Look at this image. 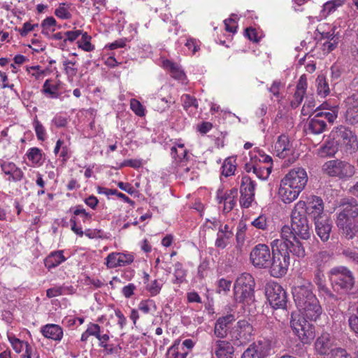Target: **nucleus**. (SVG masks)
I'll list each match as a JSON object with an SVG mask.
<instances>
[{
    "instance_id": "nucleus-39",
    "label": "nucleus",
    "mask_w": 358,
    "mask_h": 358,
    "mask_svg": "<svg viewBox=\"0 0 358 358\" xmlns=\"http://www.w3.org/2000/svg\"><path fill=\"white\" fill-rule=\"evenodd\" d=\"M183 108L189 113H194L198 108L197 100L189 94H185L181 96Z\"/></svg>"
},
{
    "instance_id": "nucleus-21",
    "label": "nucleus",
    "mask_w": 358,
    "mask_h": 358,
    "mask_svg": "<svg viewBox=\"0 0 358 358\" xmlns=\"http://www.w3.org/2000/svg\"><path fill=\"white\" fill-rule=\"evenodd\" d=\"M324 203L321 198L316 196H311L308 199V202L306 203L305 213H307L314 220L322 216H326L324 214Z\"/></svg>"
},
{
    "instance_id": "nucleus-58",
    "label": "nucleus",
    "mask_w": 358,
    "mask_h": 358,
    "mask_svg": "<svg viewBox=\"0 0 358 358\" xmlns=\"http://www.w3.org/2000/svg\"><path fill=\"white\" fill-rule=\"evenodd\" d=\"M252 225L258 229L266 230L268 227L266 217L263 215H259L252 222Z\"/></svg>"
},
{
    "instance_id": "nucleus-57",
    "label": "nucleus",
    "mask_w": 358,
    "mask_h": 358,
    "mask_svg": "<svg viewBox=\"0 0 358 358\" xmlns=\"http://www.w3.org/2000/svg\"><path fill=\"white\" fill-rule=\"evenodd\" d=\"M130 108L136 115L140 117L145 115L144 107L138 100L135 99H131Z\"/></svg>"
},
{
    "instance_id": "nucleus-51",
    "label": "nucleus",
    "mask_w": 358,
    "mask_h": 358,
    "mask_svg": "<svg viewBox=\"0 0 358 358\" xmlns=\"http://www.w3.org/2000/svg\"><path fill=\"white\" fill-rule=\"evenodd\" d=\"M57 24V21L53 17H48L44 19L41 26L42 27V34L48 36L50 32L55 31V27Z\"/></svg>"
},
{
    "instance_id": "nucleus-63",
    "label": "nucleus",
    "mask_w": 358,
    "mask_h": 358,
    "mask_svg": "<svg viewBox=\"0 0 358 358\" xmlns=\"http://www.w3.org/2000/svg\"><path fill=\"white\" fill-rule=\"evenodd\" d=\"M87 334H90L91 336H94L97 338L101 333V327L98 324L90 322L87 324Z\"/></svg>"
},
{
    "instance_id": "nucleus-27",
    "label": "nucleus",
    "mask_w": 358,
    "mask_h": 358,
    "mask_svg": "<svg viewBox=\"0 0 358 358\" xmlns=\"http://www.w3.org/2000/svg\"><path fill=\"white\" fill-rule=\"evenodd\" d=\"M234 235L232 227L225 224L223 229H220L217 233V238L215 242V247L224 249L230 242Z\"/></svg>"
},
{
    "instance_id": "nucleus-38",
    "label": "nucleus",
    "mask_w": 358,
    "mask_h": 358,
    "mask_svg": "<svg viewBox=\"0 0 358 358\" xmlns=\"http://www.w3.org/2000/svg\"><path fill=\"white\" fill-rule=\"evenodd\" d=\"M236 159L233 157H227L221 167V173L225 177L234 175L236 170Z\"/></svg>"
},
{
    "instance_id": "nucleus-40",
    "label": "nucleus",
    "mask_w": 358,
    "mask_h": 358,
    "mask_svg": "<svg viewBox=\"0 0 358 358\" xmlns=\"http://www.w3.org/2000/svg\"><path fill=\"white\" fill-rule=\"evenodd\" d=\"M315 85L318 96L325 97L329 94V86L324 76H318L315 80Z\"/></svg>"
},
{
    "instance_id": "nucleus-48",
    "label": "nucleus",
    "mask_w": 358,
    "mask_h": 358,
    "mask_svg": "<svg viewBox=\"0 0 358 358\" xmlns=\"http://www.w3.org/2000/svg\"><path fill=\"white\" fill-rule=\"evenodd\" d=\"M92 37L87 32H83L80 40L78 41L77 44L79 48L86 51L91 52L94 50V45L90 42Z\"/></svg>"
},
{
    "instance_id": "nucleus-12",
    "label": "nucleus",
    "mask_w": 358,
    "mask_h": 358,
    "mask_svg": "<svg viewBox=\"0 0 358 358\" xmlns=\"http://www.w3.org/2000/svg\"><path fill=\"white\" fill-rule=\"evenodd\" d=\"M256 183L248 176H243L240 183V206L244 208L252 206L255 201Z\"/></svg>"
},
{
    "instance_id": "nucleus-11",
    "label": "nucleus",
    "mask_w": 358,
    "mask_h": 358,
    "mask_svg": "<svg viewBox=\"0 0 358 358\" xmlns=\"http://www.w3.org/2000/svg\"><path fill=\"white\" fill-rule=\"evenodd\" d=\"M265 290L266 297L273 308H286L287 296L281 285L276 282H269L266 284Z\"/></svg>"
},
{
    "instance_id": "nucleus-43",
    "label": "nucleus",
    "mask_w": 358,
    "mask_h": 358,
    "mask_svg": "<svg viewBox=\"0 0 358 358\" xmlns=\"http://www.w3.org/2000/svg\"><path fill=\"white\" fill-rule=\"evenodd\" d=\"M187 154V150L182 143H178L171 148V155L176 162H182L186 159Z\"/></svg>"
},
{
    "instance_id": "nucleus-5",
    "label": "nucleus",
    "mask_w": 358,
    "mask_h": 358,
    "mask_svg": "<svg viewBox=\"0 0 358 358\" xmlns=\"http://www.w3.org/2000/svg\"><path fill=\"white\" fill-rule=\"evenodd\" d=\"M329 280L334 290L343 294L348 293L355 284L352 272L345 266H337L329 271Z\"/></svg>"
},
{
    "instance_id": "nucleus-6",
    "label": "nucleus",
    "mask_w": 358,
    "mask_h": 358,
    "mask_svg": "<svg viewBox=\"0 0 358 358\" xmlns=\"http://www.w3.org/2000/svg\"><path fill=\"white\" fill-rule=\"evenodd\" d=\"M306 317L300 313H292L290 320V327L293 332L303 343H310L315 337V328Z\"/></svg>"
},
{
    "instance_id": "nucleus-25",
    "label": "nucleus",
    "mask_w": 358,
    "mask_h": 358,
    "mask_svg": "<svg viewBox=\"0 0 358 358\" xmlns=\"http://www.w3.org/2000/svg\"><path fill=\"white\" fill-rule=\"evenodd\" d=\"M293 150L292 144L285 135H280L274 144V152L280 158H285L289 155Z\"/></svg>"
},
{
    "instance_id": "nucleus-4",
    "label": "nucleus",
    "mask_w": 358,
    "mask_h": 358,
    "mask_svg": "<svg viewBox=\"0 0 358 358\" xmlns=\"http://www.w3.org/2000/svg\"><path fill=\"white\" fill-rule=\"evenodd\" d=\"M255 282L252 275L243 273L238 275L234 285V297L243 306H250L255 301Z\"/></svg>"
},
{
    "instance_id": "nucleus-35",
    "label": "nucleus",
    "mask_w": 358,
    "mask_h": 358,
    "mask_svg": "<svg viewBox=\"0 0 358 358\" xmlns=\"http://www.w3.org/2000/svg\"><path fill=\"white\" fill-rule=\"evenodd\" d=\"M164 67L170 71L171 76L177 80L184 81L185 75L183 71L178 66V64L173 63L170 60H166L163 62Z\"/></svg>"
},
{
    "instance_id": "nucleus-59",
    "label": "nucleus",
    "mask_w": 358,
    "mask_h": 358,
    "mask_svg": "<svg viewBox=\"0 0 358 358\" xmlns=\"http://www.w3.org/2000/svg\"><path fill=\"white\" fill-rule=\"evenodd\" d=\"M65 287L61 286H55L48 289L46 291V295L48 298H53L63 294H66L67 292L64 291Z\"/></svg>"
},
{
    "instance_id": "nucleus-47",
    "label": "nucleus",
    "mask_w": 358,
    "mask_h": 358,
    "mask_svg": "<svg viewBox=\"0 0 358 358\" xmlns=\"http://www.w3.org/2000/svg\"><path fill=\"white\" fill-rule=\"evenodd\" d=\"M272 169V166H262V164H256L254 167V173L256 176L261 180H266Z\"/></svg>"
},
{
    "instance_id": "nucleus-46",
    "label": "nucleus",
    "mask_w": 358,
    "mask_h": 358,
    "mask_svg": "<svg viewBox=\"0 0 358 358\" xmlns=\"http://www.w3.org/2000/svg\"><path fill=\"white\" fill-rule=\"evenodd\" d=\"M331 256L327 251L318 252L315 256V268L324 269L327 264L329 262Z\"/></svg>"
},
{
    "instance_id": "nucleus-16",
    "label": "nucleus",
    "mask_w": 358,
    "mask_h": 358,
    "mask_svg": "<svg viewBox=\"0 0 358 358\" xmlns=\"http://www.w3.org/2000/svg\"><path fill=\"white\" fill-rule=\"evenodd\" d=\"M134 260L131 253L111 252L105 259V265L108 268L123 267L131 264Z\"/></svg>"
},
{
    "instance_id": "nucleus-28",
    "label": "nucleus",
    "mask_w": 358,
    "mask_h": 358,
    "mask_svg": "<svg viewBox=\"0 0 358 358\" xmlns=\"http://www.w3.org/2000/svg\"><path fill=\"white\" fill-rule=\"evenodd\" d=\"M345 121L350 124H358V103L352 97L346 100Z\"/></svg>"
},
{
    "instance_id": "nucleus-17",
    "label": "nucleus",
    "mask_w": 358,
    "mask_h": 358,
    "mask_svg": "<svg viewBox=\"0 0 358 358\" xmlns=\"http://www.w3.org/2000/svg\"><path fill=\"white\" fill-rule=\"evenodd\" d=\"M238 196V190L236 188H232L224 191L219 189L217 191L216 199L219 203H223V212L227 213L230 212L236 206Z\"/></svg>"
},
{
    "instance_id": "nucleus-18",
    "label": "nucleus",
    "mask_w": 358,
    "mask_h": 358,
    "mask_svg": "<svg viewBox=\"0 0 358 358\" xmlns=\"http://www.w3.org/2000/svg\"><path fill=\"white\" fill-rule=\"evenodd\" d=\"M340 212L337 219L350 220L358 216V202L353 198L341 199L339 204Z\"/></svg>"
},
{
    "instance_id": "nucleus-42",
    "label": "nucleus",
    "mask_w": 358,
    "mask_h": 358,
    "mask_svg": "<svg viewBox=\"0 0 358 358\" xmlns=\"http://www.w3.org/2000/svg\"><path fill=\"white\" fill-rule=\"evenodd\" d=\"M71 3H60L55 10V15L59 19L69 20L71 19L72 15L71 13Z\"/></svg>"
},
{
    "instance_id": "nucleus-54",
    "label": "nucleus",
    "mask_w": 358,
    "mask_h": 358,
    "mask_svg": "<svg viewBox=\"0 0 358 358\" xmlns=\"http://www.w3.org/2000/svg\"><path fill=\"white\" fill-rule=\"evenodd\" d=\"M174 101H171V99L166 98L155 99L153 103L155 109L159 112H163L166 108H169L171 103H173Z\"/></svg>"
},
{
    "instance_id": "nucleus-31",
    "label": "nucleus",
    "mask_w": 358,
    "mask_h": 358,
    "mask_svg": "<svg viewBox=\"0 0 358 358\" xmlns=\"http://www.w3.org/2000/svg\"><path fill=\"white\" fill-rule=\"evenodd\" d=\"M352 219L343 220L340 218L336 220V225L339 231L348 239H352L355 237Z\"/></svg>"
},
{
    "instance_id": "nucleus-14",
    "label": "nucleus",
    "mask_w": 358,
    "mask_h": 358,
    "mask_svg": "<svg viewBox=\"0 0 358 358\" xmlns=\"http://www.w3.org/2000/svg\"><path fill=\"white\" fill-rule=\"evenodd\" d=\"M0 167L2 173L7 176L6 178L10 182H19L24 177V172L14 162L7 160H0Z\"/></svg>"
},
{
    "instance_id": "nucleus-13",
    "label": "nucleus",
    "mask_w": 358,
    "mask_h": 358,
    "mask_svg": "<svg viewBox=\"0 0 358 358\" xmlns=\"http://www.w3.org/2000/svg\"><path fill=\"white\" fill-rule=\"evenodd\" d=\"M282 180L285 183L294 187V189L301 192L308 182V176L304 169L298 167L290 170Z\"/></svg>"
},
{
    "instance_id": "nucleus-56",
    "label": "nucleus",
    "mask_w": 358,
    "mask_h": 358,
    "mask_svg": "<svg viewBox=\"0 0 358 358\" xmlns=\"http://www.w3.org/2000/svg\"><path fill=\"white\" fill-rule=\"evenodd\" d=\"M162 284L157 280H155L146 286V289L152 296H157L161 291Z\"/></svg>"
},
{
    "instance_id": "nucleus-34",
    "label": "nucleus",
    "mask_w": 358,
    "mask_h": 358,
    "mask_svg": "<svg viewBox=\"0 0 358 358\" xmlns=\"http://www.w3.org/2000/svg\"><path fill=\"white\" fill-rule=\"evenodd\" d=\"M313 282L317 286L319 291L325 294L329 292V289L326 285V278L324 275V270L320 268H315L313 273Z\"/></svg>"
},
{
    "instance_id": "nucleus-9",
    "label": "nucleus",
    "mask_w": 358,
    "mask_h": 358,
    "mask_svg": "<svg viewBox=\"0 0 358 358\" xmlns=\"http://www.w3.org/2000/svg\"><path fill=\"white\" fill-rule=\"evenodd\" d=\"M264 331L259 338L242 354L241 358H266L271 354L273 347V336H264Z\"/></svg>"
},
{
    "instance_id": "nucleus-19",
    "label": "nucleus",
    "mask_w": 358,
    "mask_h": 358,
    "mask_svg": "<svg viewBox=\"0 0 358 358\" xmlns=\"http://www.w3.org/2000/svg\"><path fill=\"white\" fill-rule=\"evenodd\" d=\"M210 349L215 358H234V348L229 341L221 339L213 340Z\"/></svg>"
},
{
    "instance_id": "nucleus-32",
    "label": "nucleus",
    "mask_w": 358,
    "mask_h": 358,
    "mask_svg": "<svg viewBox=\"0 0 358 358\" xmlns=\"http://www.w3.org/2000/svg\"><path fill=\"white\" fill-rule=\"evenodd\" d=\"M62 250H58L55 252H51L45 259V266L48 269H51L57 267L60 264L64 262L66 260L65 257L63 255Z\"/></svg>"
},
{
    "instance_id": "nucleus-20",
    "label": "nucleus",
    "mask_w": 358,
    "mask_h": 358,
    "mask_svg": "<svg viewBox=\"0 0 358 358\" xmlns=\"http://www.w3.org/2000/svg\"><path fill=\"white\" fill-rule=\"evenodd\" d=\"M252 334V326L245 320H239L231 333V338L239 341L241 343L248 341Z\"/></svg>"
},
{
    "instance_id": "nucleus-33",
    "label": "nucleus",
    "mask_w": 358,
    "mask_h": 358,
    "mask_svg": "<svg viewBox=\"0 0 358 358\" xmlns=\"http://www.w3.org/2000/svg\"><path fill=\"white\" fill-rule=\"evenodd\" d=\"M336 27L329 24H320L317 31L320 35L321 39L327 41L332 40L338 37V33L336 32Z\"/></svg>"
},
{
    "instance_id": "nucleus-50",
    "label": "nucleus",
    "mask_w": 358,
    "mask_h": 358,
    "mask_svg": "<svg viewBox=\"0 0 358 358\" xmlns=\"http://www.w3.org/2000/svg\"><path fill=\"white\" fill-rule=\"evenodd\" d=\"M138 308L145 314L153 313L157 310V305L155 301L152 299H146L140 301Z\"/></svg>"
},
{
    "instance_id": "nucleus-64",
    "label": "nucleus",
    "mask_w": 358,
    "mask_h": 358,
    "mask_svg": "<svg viewBox=\"0 0 358 358\" xmlns=\"http://www.w3.org/2000/svg\"><path fill=\"white\" fill-rule=\"evenodd\" d=\"M27 71L37 80L42 79L44 76V71L41 70L39 66L27 68Z\"/></svg>"
},
{
    "instance_id": "nucleus-36",
    "label": "nucleus",
    "mask_w": 358,
    "mask_h": 358,
    "mask_svg": "<svg viewBox=\"0 0 358 358\" xmlns=\"http://www.w3.org/2000/svg\"><path fill=\"white\" fill-rule=\"evenodd\" d=\"M77 60L74 58L68 59L64 57L62 60V65L64 71L69 78L73 79L78 73Z\"/></svg>"
},
{
    "instance_id": "nucleus-10",
    "label": "nucleus",
    "mask_w": 358,
    "mask_h": 358,
    "mask_svg": "<svg viewBox=\"0 0 358 358\" xmlns=\"http://www.w3.org/2000/svg\"><path fill=\"white\" fill-rule=\"evenodd\" d=\"M272 252L268 245L259 243L255 245L250 254V261L252 266L259 269H266L272 260Z\"/></svg>"
},
{
    "instance_id": "nucleus-45",
    "label": "nucleus",
    "mask_w": 358,
    "mask_h": 358,
    "mask_svg": "<svg viewBox=\"0 0 358 358\" xmlns=\"http://www.w3.org/2000/svg\"><path fill=\"white\" fill-rule=\"evenodd\" d=\"M58 90L59 85L50 84V80H46L43 85V92L52 99H57L59 97Z\"/></svg>"
},
{
    "instance_id": "nucleus-23",
    "label": "nucleus",
    "mask_w": 358,
    "mask_h": 358,
    "mask_svg": "<svg viewBox=\"0 0 358 358\" xmlns=\"http://www.w3.org/2000/svg\"><path fill=\"white\" fill-rule=\"evenodd\" d=\"M300 192V190L294 189V187L291 186L289 184L285 183V180L282 179L278 189V195L285 203L293 202L298 198Z\"/></svg>"
},
{
    "instance_id": "nucleus-62",
    "label": "nucleus",
    "mask_w": 358,
    "mask_h": 358,
    "mask_svg": "<svg viewBox=\"0 0 358 358\" xmlns=\"http://www.w3.org/2000/svg\"><path fill=\"white\" fill-rule=\"evenodd\" d=\"M75 215H80L84 222L89 221L91 219V215L86 212L85 209L82 206H77L73 210Z\"/></svg>"
},
{
    "instance_id": "nucleus-2",
    "label": "nucleus",
    "mask_w": 358,
    "mask_h": 358,
    "mask_svg": "<svg viewBox=\"0 0 358 358\" xmlns=\"http://www.w3.org/2000/svg\"><path fill=\"white\" fill-rule=\"evenodd\" d=\"M292 294L296 306L301 314L309 320L319 318L322 310L312 292V285L310 283L294 287Z\"/></svg>"
},
{
    "instance_id": "nucleus-55",
    "label": "nucleus",
    "mask_w": 358,
    "mask_h": 358,
    "mask_svg": "<svg viewBox=\"0 0 358 358\" xmlns=\"http://www.w3.org/2000/svg\"><path fill=\"white\" fill-rule=\"evenodd\" d=\"M33 125L37 138L39 141H44L46 138V131L41 122L36 118L34 120Z\"/></svg>"
},
{
    "instance_id": "nucleus-52",
    "label": "nucleus",
    "mask_w": 358,
    "mask_h": 358,
    "mask_svg": "<svg viewBox=\"0 0 358 358\" xmlns=\"http://www.w3.org/2000/svg\"><path fill=\"white\" fill-rule=\"evenodd\" d=\"M8 340L16 353H20L23 350L24 347L26 348V344H29L27 342L16 338L13 334H8Z\"/></svg>"
},
{
    "instance_id": "nucleus-1",
    "label": "nucleus",
    "mask_w": 358,
    "mask_h": 358,
    "mask_svg": "<svg viewBox=\"0 0 358 358\" xmlns=\"http://www.w3.org/2000/svg\"><path fill=\"white\" fill-rule=\"evenodd\" d=\"M306 202L298 201L291 215V226L284 225L280 229L282 241L287 243L292 248V255L299 258L306 256V250L303 243L297 237L307 240L310 236V228L308 221L305 215Z\"/></svg>"
},
{
    "instance_id": "nucleus-8",
    "label": "nucleus",
    "mask_w": 358,
    "mask_h": 358,
    "mask_svg": "<svg viewBox=\"0 0 358 358\" xmlns=\"http://www.w3.org/2000/svg\"><path fill=\"white\" fill-rule=\"evenodd\" d=\"M322 171L329 176L340 179H348L355 173L353 165L340 159H333L325 162L322 167Z\"/></svg>"
},
{
    "instance_id": "nucleus-22",
    "label": "nucleus",
    "mask_w": 358,
    "mask_h": 358,
    "mask_svg": "<svg viewBox=\"0 0 358 358\" xmlns=\"http://www.w3.org/2000/svg\"><path fill=\"white\" fill-rule=\"evenodd\" d=\"M315 231L322 241H327L330 237L332 224L328 215L322 216L314 220Z\"/></svg>"
},
{
    "instance_id": "nucleus-26",
    "label": "nucleus",
    "mask_w": 358,
    "mask_h": 358,
    "mask_svg": "<svg viewBox=\"0 0 358 358\" xmlns=\"http://www.w3.org/2000/svg\"><path fill=\"white\" fill-rule=\"evenodd\" d=\"M307 89V79L305 75H302L297 83L296 91L293 99L291 100L292 108H296L300 106L303 99Z\"/></svg>"
},
{
    "instance_id": "nucleus-37",
    "label": "nucleus",
    "mask_w": 358,
    "mask_h": 358,
    "mask_svg": "<svg viewBox=\"0 0 358 358\" xmlns=\"http://www.w3.org/2000/svg\"><path fill=\"white\" fill-rule=\"evenodd\" d=\"M187 355V350L183 349L179 341L175 342L166 352V358H185Z\"/></svg>"
},
{
    "instance_id": "nucleus-29",
    "label": "nucleus",
    "mask_w": 358,
    "mask_h": 358,
    "mask_svg": "<svg viewBox=\"0 0 358 358\" xmlns=\"http://www.w3.org/2000/svg\"><path fill=\"white\" fill-rule=\"evenodd\" d=\"M41 332L43 336L48 339L60 341L63 338V329L55 324H48L41 327Z\"/></svg>"
},
{
    "instance_id": "nucleus-15",
    "label": "nucleus",
    "mask_w": 358,
    "mask_h": 358,
    "mask_svg": "<svg viewBox=\"0 0 358 358\" xmlns=\"http://www.w3.org/2000/svg\"><path fill=\"white\" fill-rule=\"evenodd\" d=\"M334 338L329 333H322L315 342L314 348L316 353L320 355H331L338 348H334L335 345Z\"/></svg>"
},
{
    "instance_id": "nucleus-41",
    "label": "nucleus",
    "mask_w": 358,
    "mask_h": 358,
    "mask_svg": "<svg viewBox=\"0 0 358 358\" xmlns=\"http://www.w3.org/2000/svg\"><path fill=\"white\" fill-rule=\"evenodd\" d=\"M343 3V0H331L326 2L323 5V8L321 11L322 16L327 17L334 13L339 7H341Z\"/></svg>"
},
{
    "instance_id": "nucleus-60",
    "label": "nucleus",
    "mask_w": 358,
    "mask_h": 358,
    "mask_svg": "<svg viewBox=\"0 0 358 358\" xmlns=\"http://www.w3.org/2000/svg\"><path fill=\"white\" fill-rule=\"evenodd\" d=\"M338 38H335L332 40L327 41L322 44V50L327 53H329L334 50L338 45Z\"/></svg>"
},
{
    "instance_id": "nucleus-7",
    "label": "nucleus",
    "mask_w": 358,
    "mask_h": 358,
    "mask_svg": "<svg viewBox=\"0 0 358 358\" xmlns=\"http://www.w3.org/2000/svg\"><path fill=\"white\" fill-rule=\"evenodd\" d=\"M331 136L336 143L345 152L352 153L358 149L357 136L350 129L338 126L331 131Z\"/></svg>"
},
{
    "instance_id": "nucleus-61",
    "label": "nucleus",
    "mask_w": 358,
    "mask_h": 358,
    "mask_svg": "<svg viewBox=\"0 0 358 358\" xmlns=\"http://www.w3.org/2000/svg\"><path fill=\"white\" fill-rule=\"evenodd\" d=\"M200 41L196 39L189 38H187L185 45L189 49L192 50L193 54L196 53L200 48Z\"/></svg>"
},
{
    "instance_id": "nucleus-44",
    "label": "nucleus",
    "mask_w": 358,
    "mask_h": 358,
    "mask_svg": "<svg viewBox=\"0 0 358 358\" xmlns=\"http://www.w3.org/2000/svg\"><path fill=\"white\" fill-rule=\"evenodd\" d=\"M26 155L29 161L32 162L34 166H39L42 164V151L38 148H29Z\"/></svg>"
},
{
    "instance_id": "nucleus-30",
    "label": "nucleus",
    "mask_w": 358,
    "mask_h": 358,
    "mask_svg": "<svg viewBox=\"0 0 358 358\" xmlns=\"http://www.w3.org/2000/svg\"><path fill=\"white\" fill-rule=\"evenodd\" d=\"M326 122L316 116L310 118L306 125V131L308 134H320L326 130Z\"/></svg>"
},
{
    "instance_id": "nucleus-3",
    "label": "nucleus",
    "mask_w": 358,
    "mask_h": 358,
    "mask_svg": "<svg viewBox=\"0 0 358 358\" xmlns=\"http://www.w3.org/2000/svg\"><path fill=\"white\" fill-rule=\"evenodd\" d=\"M270 245L272 250V260L266 269L271 276L281 278L287 272L290 264L289 255L292 254V248L287 243L278 238L272 241Z\"/></svg>"
},
{
    "instance_id": "nucleus-53",
    "label": "nucleus",
    "mask_w": 358,
    "mask_h": 358,
    "mask_svg": "<svg viewBox=\"0 0 358 358\" xmlns=\"http://www.w3.org/2000/svg\"><path fill=\"white\" fill-rule=\"evenodd\" d=\"M173 275L175 277V279L173 280V283L180 284L185 280L186 271L183 269L181 263L177 262L175 264Z\"/></svg>"
},
{
    "instance_id": "nucleus-24",
    "label": "nucleus",
    "mask_w": 358,
    "mask_h": 358,
    "mask_svg": "<svg viewBox=\"0 0 358 358\" xmlns=\"http://www.w3.org/2000/svg\"><path fill=\"white\" fill-rule=\"evenodd\" d=\"M235 321V317L232 314L220 317L215 324L214 334L220 338H224L227 335L229 326Z\"/></svg>"
},
{
    "instance_id": "nucleus-49",
    "label": "nucleus",
    "mask_w": 358,
    "mask_h": 358,
    "mask_svg": "<svg viewBox=\"0 0 358 358\" xmlns=\"http://www.w3.org/2000/svg\"><path fill=\"white\" fill-rule=\"evenodd\" d=\"M316 101L312 96H307L301 109V114L303 116H310L312 113L316 112Z\"/></svg>"
}]
</instances>
